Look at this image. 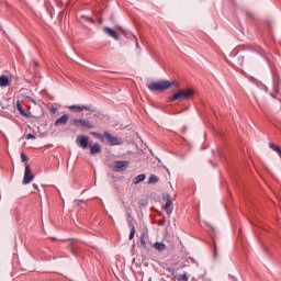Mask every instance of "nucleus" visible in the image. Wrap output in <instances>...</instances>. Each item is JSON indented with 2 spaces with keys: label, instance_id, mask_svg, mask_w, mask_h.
Listing matches in <instances>:
<instances>
[{
  "label": "nucleus",
  "instance_id": "1",
  "mask_svg": "<svg viewBox=\"0 0 281 281\" xmlns=\"http://www.w3.org/2000/svg\"><path fill=\"white\" fill-rule=\"evenodd\" d=\"M239 52H247L245 56H239L237 58V64L239 65V67H243V65H245V57H247L248 59H251L254 58V56H256V50H254V48L250 45L237 46L233 50L234 56L238 55Z\"/></svg>",
  "mask_w": 281,
  "mask_h": 281
},
{
  "label": "nucleus",
  "instance_id": "2",
  "mask_svg": "<svg viewBox=\"0 0 281 281\" xmlns=\"http://www.w3.org/2000/svg\"><path fill=\"white\" fill-rule=\"evenodd\" d=\"M91 135H93V137H97V139H100V142H104V139H105V142L110 146H120V145H122V138L113 136L109 132H104L103 134L98 133V132H92Z\"/></svg>",
  "mask_w": 281,
  "mask_h": 281
},
{
  "label": "nucleus",
  "instance_id": "3",
  "mask_svg": "<svg viewBox=\"0 0 281 281\" xmlns=\"http://www.w3.org/2000/svg\"><path fill=\"white\" fill-rule=\"evenodd\" d=\"M172 85H175V81H168V80L151 81L147 83V89L151 92L168 91V89H170Z\"/></svg>",
  "mask_w": 281,
  "mask_h": 281
},
{
  "label": "nucleus",
  "instance_id": "4",
  "mask_svg": "<svg viewBox=\"0 0 281 281\" xmlns=\"http://www.w3.org/2000/svg\"><path fill=\"white\" fill-rule=\"evenodd\" d=\"M192 95H194V90L192 89H187V90H180L176 93H173L168 102H177V100H179L180 102H183V100H190V98H192Z\"/></svg>",
  "mask_w": 281,
  "mask_h": 281
},
{
  "label": "nucleus",
  "instance_id": "5",
  "mask_svg": "<svg viewBox=\"0 0 281 281\" xmlns=\"http://www.w3.org/2000/svg\"><path fill=\"white\" fill-rule=\"evenodd\" d=\"M70 126H76V128H87L88 131H91V128H93V123L87 119H74L70 122Z\"/></svg>",
  "mask_w": 281,
  "mask_h": 281
},
{
  "label": "nucleus",
  "instance_id": "6",
  "mask_svg": "<svg viewBox=\"0 0 281 281\" xmlns=\"http://www.w3.org/2000/svg\"><path fill=\"white\" fill-rule=\"evenodd\" d=\"M114 172H126L128 170V160H116L112 166Z\"/></svg>",
  "mask_w": 281,
  "mask_h": 281
},
{
  "label": "nucleus",
  "instance_id": "7",
  "mask_svg": "<svg viewBox=\"0 0 281 281\" xmlns=\"http://www.w3.org/2000/svg\"><path fill=\"white\" fill-rule=\"evenodd\" d=\"M69 111H72V113H82V111H90L93 113L95 110H93V105H70L68 106Z\"/></svg>",
  "mask_w": 281,
  "mask_h": 281
},
{
  "label": "nucleus",
  "instance_id": "8",
  "mask_svg": "<svg viewBox=\"0 0 281 281\" xmlns=\"http://www.w3.org/2000/svg\"><path fill=\"white\" fill-rule=\"evenodd\" d=\"M164 201H166L165 205H164V210L166 211V214H168V216H170V214H172L173 210H175V205H172V200L170 199L169 193L165 194L162 196Z\"/></svg>",
  "mask_w": 281,
  "mask_h": 281
},
{
  "label": "nucleus",
  "instance_id": "9",
  "mask_svg": "<svg viewBox=\"0 0 281 281\" xmlns=\"http://www.w3.org/2000/svg\"><path fill=\"white\" fill-rule=\"evenodd\" d=\"M34 181V175L32 173V169L30 168L29 164H25V171L23 178V186H27V183H32Z\"/></svg>",
  "mask_w": 281,
  "mask_h": 281
},
{
  "label": "nucleus",
  "instance_id": "10",
  "mask_svg": "<svg viewBox=\"0 0 281 281\" xmlns=\"http://www.w3.org/2000/svg\"><path fill=\"white\" fill-rule=\"evenodd\" d=\"M67 122H69V114H64L55 121L54 126H67Z\"/></svg>",
  "mask_w": 281,
  "mask_h": 281
},
{
  "label": "nucleus",
  "instance_id": "11",
  "mask_svg": "<svg viewBox=\"0 0 281 281\" xmlns=\"http://www.w3.org/2000/svg\"><path fill=\"white\" fill-rule=\"evenodd\" d=\"M103 32H105V34H108V36H111V38H114V41H120V34L117 32H115V30L105 26L103 27Z\"/></svg>",
  "mask_w": 281,
  "mask_h": 281
},
{
  "label": "nucleus",
  "instance_id": "12",
  "mask_svg": "<svg viewBox=\"0 0 281 281\" xmlns=\"http://www.w3.org/2000/svg\"><path fill=\"white\" fill-rule=\"evenodd\" d=\"M10 85H12V80H10V77L5 75H1L0 87L5 88V87H10Z\"/></svg>",
  "mask_w": 281,
  "mask_h": 281
},
{
  "label": "nucleus",
  "instance_id": "13",
  "mask_svg": "<svg viewBox=\"0 0 281 281\" xmlns=\"http://www.w3.org/2000/svg\"><path fill=\"white\" fill-rule=\"evenodd\" d=\"M77 21H79V23H82V25H85V23H92L93 25H95V21L87 15H78Z\"/></svg>",
  "mask_w": 281,
  "mask_h": 281
},
{
  "label": "nucleus",
  "instance_id": "14",
  "mask_svg": "<svg viewBox=\"0 0 281 281\" xmlns=\"http://www.w3.org/2000/svg\"><path fill=\"white\" fill-rule=\"evenodd\" d=\"M100 153H102L100 143H94L92 146H90V155H100Z\"/></svg>",
  "mask_w": 281,
  "mask_h": 281
},
{
  "label": "nucleus",
  "instance_id": "15",
  "mask_svg": "<svg viewBox=\"0 0 281 281\" xmlns=\"http://www.w3.org/2000/svg\"><path fill=\"white\" fill-rule=\"evenodd\" d=\"M79 146L81 148H88L89 147V136L81 135L79 137Z\"/></svg>",
  "mask_w": 281,
  "mask_h": 281
},
{
  "label": "nucleus",
  "instance_id": "16",
  "mask_svg": "<svg viewBox=\"0 0 281 281\" xmlns=\"http://www.w3.org/2000/svg\"><path fill=\"white\" fill-rule=\"evenodd\" d=\"M142 181H146V175L144 173H140L133 179L134 186H137V183H142Z\"/></svg>",
  "mask_w": 281,
  "mask_h": 281
},
{
  "label": "nucleus",
  "instance_id": "17",
  "mask_svg": "<svg viewBox=\"0 0 281 281\" xmlns=\"http://www.w3.org/2000/svg\"><path fill=\"white\" fill-rule=\"evenodd\" d=\"M16 109L20 113V115H23V117H27V112L23 109V105H21L19 102L16 103Z\"/></svg>",
  "mask_w": 281,
  "mask_h": 281
},
{
  "label": "nucleus",
  "instance_id": "18",
  "mask_svg": "<svg viewBox=\"0 0 281 281\" xmlns=\"http://www.w3.org/2000/svg\"><path fill=\"white\" fill-rule=\"evenodd\" d=\"M155 249H157L158 251H165L166 250V245L161 244V243H155L154 244Z\"/></svg>",
  "mask_w": 281,
  "mask_h": 281
},
{
  "label": "nucleus",
  "instance_id": "19",
  "mask_svg": "<svg viewBox=\"0 0 281 281\" xmlns=\"http://www.w3.org/2000/svg\"><path fill=\"white\" fill-rule=\"evenodd\" d=\"M159 182V177L155 176V175H151L148 179V183L149 186L150 184H155V183H158Z\"/></svg>",
  "mask_w": 281,
  "mask_h": 281
},
{
  "label": "nucleus",
  "instance_id": "20",
  "mask_svg": "<svg viewBox=\"0 0 281 281\" xmlns=\"http://www.w3.org/2000/svg\"><path fill=\"white\" fill-rule=\"evenodd\" d=\"M130 227H131V232H130L128 238L130 240H133L135 238V225L131 224Z\"/></svg>",
  "mask_w": 281,
  "mask_h": 281
},
{
  "label": "nucleus",
  "instance_id": "21",
  "mask_svg": "<svg viewBox=\"0 0 281 281\" xmlns=\"http://www.w3.org/2000/svg\"><path fill=\"white\" fill-rule=\"evenodd\" d=\"M178 281H189L190 278L188 277V273H182V274H179L178 278H177Z\"/></svg>",
  "mask_w": 281,
  "mask_h": 281
},
{
  "label": "nucleus",
  "instance_id": "22",
  "mask_svg": "<svg viewBox=\"0 0 281 281\" xmlns=\"http://www.w3.org/2000/svg\"><path fill=\"white\" fill-rule=\"evenodd\" d=\"M126 218H127L128 225H133V221H131V218H133V215L131 214V212L126 213Z\"/></svg>",
  "mask_w": 281,
  "mask_h": 281
},
{
  "label": "nucleus",
  "instance_id": "23",
  "mask_svg": "<svg viewBox=\"0 0 281 281\" xmlns=\"http://www.w3.org/2000/svg\"><path fill=\"white\" fill-rule=\"evenodd\" d=\"M140 247L146 249V238L144 237V235L140 237Z\"/></svg>",
  "mask_w": 281,
  "mask_h": 281
},
{
  "label": "nucleus",
  "instance_id": "24",
  "mask_svg": "<svg viewBox=\"0 0 281 281\" xmlns=\"http://www.w3.org/2000/svg\"><path fill=\"white\" fill-rule=\"evenodd\" d=\"M21 160L23 162L27 161V155H25V153H21Z\"/></svg>",
  "mask_w": 281,
  "mask_h": 281
},
{
  "label": "nucleus",
  "instance_id": "25",
  "mask_svg": "<svg viewBox=\"0 0 281 281\" xmlns=\"http://www.w3.org/2000/svg\"><path fill=\"white\" fill-rule=\"evenodd\" d=\"M158 225L160 227H164V225H166V218H162V220L158 221Z\"/></svg>",
  "mask_w": 281,
  "mask_h": 281
},
{
  "label": "nucleus",
  "instance_id": "26",
  "mask_svg": "<svg viewBox=\"0 0 281 281\" xmlns=\"http://www.w3.org/2000/svg\"><path fill=\"white\" fill-rule=\"evenodd\" d=\"M26 139H36V136L34 134H27Z\"/></svg>",
  "mask_w": 281,
  "mask_h": 281
},
{
  "label": "nucleus",
  "instance_id": "27",
  "mask_svg": "<svg viewBox=\"0 0 281 281\" xmlns=\"http://www.w3.org/2000/svg\"><path fill=\"white\" fill-rule=\"evenodd\" d=\"M218 249L216 248V244H214V258H217Z\"/></svg>",
  "mask_w": 281,
  "mask_h": 281
},
{
  "label": "nucleus",
  "instance_id": "28",
  "mask_svg": "<svg viewBox=\"0 0 281 281\" xmlns=\"http://www.w3.org/2000/svg\"><path fill=\"white\" fill-rule=\"evenodd\" d=\"M74 239L70 240V251L71 254H75V250H74Z\"/></svg>",
  "mask_w": 281,
  "mask_h": 281
},
{
  "label": "nucleus",
  "instance_id": "29",
  "mask_svg": "<svg viewBox=\"0 0 281 281\" xmlns=\"http://www.w3.org/2000/svg\"><path fill=\"white\" fill-rule=\"evenodd\" d=\"M167 271L169 272V273H175V269H172V268H167Z\"/></svg>",
  "mask_w": 281,
  "mask_h": 281
},
{
  "label": "nucleus",
  "instance_id": "30",
  "mask_svg": "<svg viewBox=\"0 0 281 281\" xmlns=\"http://www.w3.org/2000/svg\"><path fill=\"white\" fill-rule=\"evenodd\" d=\"M29 102H33V104H36V101L32 99V97H29Z\"/></svg>",
  "mask_w": 281,
  "mask_h": 281
},
{
  "label": "nucleus",
  "instance_id": "31",
  "mask_svg": "<svg viewBox=\"0 0 281 281\" xmlns=\"http://www.w3.org/2000/svg\"><path fill=\"white\" fill-rule=\"evenodd\" d=\"M52 111H53V113H56V108H53Z\"/></svg>",
  "mask_w": 281,
  "mask_h": 281
},
{
  "label": "nucleus",
  "instance_id": "32",
  "mask_svg": "<svg viewBox=\"0 0 281 281\" xmlns=\"http://www.w3.org/2000/svg\"><path fill=\"white\" fill-rule=\"evenodd\" d=\"M33 187H34L35 189H37V188H38L36 184H33Z\"/></svg>",
  "mask_w": 281,
  "mask_h": 281
},
{
  "label": "nucleus",
  "instance_id": "33",
  "mask_svg": "<svg viewBox=\"0 0 281 281\" xmlns=\"http://www.w3.org/2000/svg\"><path fill=\"white\" fill-rule=\"evenodd\" d=\"M111 21H113V15L110 16Z\"/></svg>",
  "mask_w": 281,
  "mask_h": 281
},
{
  "label": "nucleus",
  "instance_id": "34",
  "mask_svg": "<svg viewBox=\"0 0 281 281\" xmlns=\"http://www.w3.org/2000/svg\"><path fill=\"white\" fill-rule=\"evenodd\" d=\"M35 67H38V63H35Z\"/></svg>",
  "mask_w": 281,
  "mask_h": 281
}]
</instances>
